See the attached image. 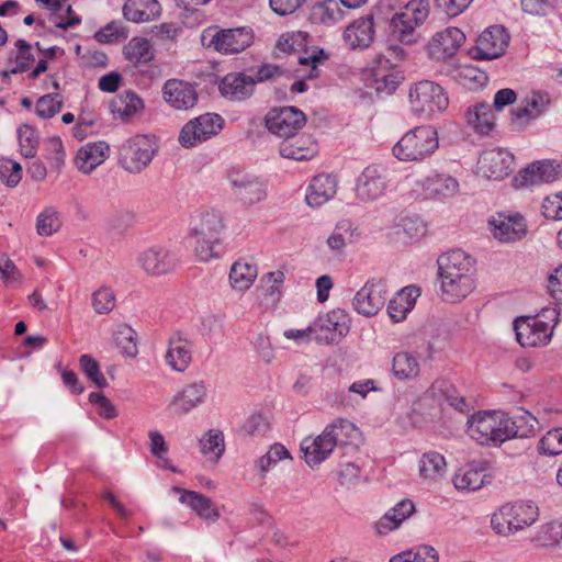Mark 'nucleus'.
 <instances>
[{"mask_svg": "<svg viewBox=\"0 0 562 562\" xmlns=\"http://www.w3.org/2000/svg\"><path fill=\"white\" fill-rule=\"evenodd\" d=\"M440 299L450 304L465 300L476 288L475 260L462 249H452L437 259Z\"/></svg>", "mask_w": 562, "mask_h": 562, "instance_id": "obj_1", "label": "nucleus"}, {"mask_svg": "<svg viewBox=\"0 0 562 562\" xmlns=\"http://www.w3.org/2000/svg\"><path fill=\"white\" fill-rule=\"evenodd\" d=\"M521 419L526 420V429H520L504 412H479L469 418L468 434L477 443L486 446H499L515 437L535 436L537 419L530 414H526Z\"/></svg>", "mask_w": 562, "mask_h": 562, "instance_id": "obj_2", "label": "nucleus"}, {"mask_svg": "<svg viewBox=\"0 0 562 562\" xmlns=\"http://www.w3.org/2000/svg\"><path fill=\"white\" fill-rule=\"evenodd\" d=\"M439 148L437 130L420 125L407 131L393 146V156L402 162H423Z\"/></svg>", "mask_w": 562, "mask_h": 562, "instance_id": "obj_3", "label": "nucleus"}, {"mask_svg": "<svg viewBox=\"0 0 562 562\" xmlns=\"http://www.w3.org/2000/svg\"><path fill=\"white\" fill-rule=\"evenodd\" d=\"M558 323L559 312L555 308H543L533 317H519L514 322L516 339L522 347L546 346Z\"/></svg>", "mask_w": 562, "mask_h": 562, "instance_id": "obj_4", "label": "nucleus"}, {"mask_svg": "<svg viewBox=\"0 0 562 562\" xmlns=\"http://www.w3.org/2000/svg\"><path fill=\"white\" fill-rule=\"evenodd\" d=\"M539 509L532 502L507 503L491 517V527L499 536L508 537L536 522Z\"/></svg>", "mask_w": 562, "mask_h": 562, "instance_id": "obj_5", "label": "nucleus"}, {"mask_svg": "<svg viewBox=\"0 0 562 562\" xmlns=\"http://www.w3.org/2000/svg\"><path fill=\"white\" fill-rule=\"evenodd\" d=\"M428 15L429 2L427 0H411L391 18L392 35L402 44L417 43L419 35L416 30L424 24Z\"/></svg>", "mask_w": 562, "mask_h": 562, "instance_id": "obj_6", "label": "nucleus"}, {"mask_svg": "<svg viewBox=\"0 0 562 562\" xmlns=\"http://www.w3.org/2000/svg\"><path fill=\"white\" fill-rule=\"evenodd\" d=\"M408 100L412 111L426 117L442 113L449 106V98L445 89L430 80H422L413 85Z\"/></svg>", "mask_w": 562, "mask_h": 562, "instance_id": "obj_7", "label": "nucleus"}, {"mask_svg": "<svg viewBox=\"0 0 562 562\" xmlns=\"http://www.w3.org/2000/svg\"><path fill=\"white\" fill-rule=\"evenodd\" d=\"M254 41L252 30L249 27L218 29L207 27L201 34L202 45L213 48L222 54H237L245 50Z\"/></svg>", "mask_w": 562, "mask_h": 562, "instance_id": "obj_8", "label": "nucleus"}, {"mask_svg": "<svg viewBox=\"0 0 562 562\" xmlns=\"http://www.w3.org/2000/svg\"><path fill=\"white\" fill-rule=\"evenodd\" d=\"M308 44V34L304 31H289L282 33L277 41V49L284 54L302 53L299 57V63L302 66L308 67V78H316L318 76V65L324 61L327 56L323 49L314 48L311 53L306 50Z\"/></svg>", "mask_w": 562, "mask_h": 562, "instance_id": "obj_9", "label": "nucleus"}, {"mask_svg": "<svg viewBox=\"0 0 562 562\" xmlns=\"http://www.w3.org/2000/svg\"><path fill=\"white\" fill-rule=\"evenodd\" d=\"M156 153L157 145L151 137L136 135L121 145L119 162L126 171L138 173L150 164Z\"/></svg>", "mask_w": 562, "mask_h": 562, "instance_id": "obj_10", "label": "nucleus"}, {"mask_svg": "<svg viewBox=\"0 0 562 562\" xmlns=\"http://www.w3.org/2000/svg\"><path fill=\"white\" fill-rule=\"evenodd\" d=\"M389 182L387 172L384 167L370 165L356 179L353 188L355 198L361 204L373 203L384 196Z\"/></svg>", "mask_w": 562, "mask_h": 562, "instance_id": "obj_11", "label": "nucleus"}, {"mask_svg": "<svg viewBox=\"0 0 562 562\" xmlns=\"http://www.w3.org/2000/svg\"><path fill=\"white\" fill-rule=\"evenodd\" d=\"M227 179L234 195L244 206H252L268 196L266 181L256 175L232 169L228 171Z\"/></svg>", "mask_w": 562, "mask_h": 562, "instance_id": "obj_12", "label": "nucleus"}, {"mask_svg": "<svg viewBox=\"0 0 562 562\" xmlns=\"http://www.w3.org/2000/svg\"><path fill=\"white\" fill-rule=\"evenodd\" d=\"M224 121L221 115L205 113L187 122L180 133L179 143L191 148L217 135L223 128Z\"/></svg>", "mask_w": 562, "mask_h": 562, "instance_id": "obj_13", "label": "nucleus"}, {"mask_svg": "<svg viewBox=\"0 0 562 562\" xmlns=\"http://www.w3.org/2000/svg\"><path fill=\"white\" fill-rule=\"evenodd\" d=\"M177 252L166 245H153L137 256L138 267L151 277H161L172 272L178 266Z\"/></svg>", "mask_w": 562, "mask_h": 562, "instance_id": "obj_14", "label": "nucleus"}, {"mask_svg": "<svg viewBox=\"0 0 562 562\" xmlns=\"http://www.w3.org/2000/svg\"><path fill=\"white\" fill-rule=\"evenodd\" d=\"M551 103L546 91L533 90L521 97L510 111V123L516 130H525L532 121L540 117Z\"/></svg>", "mask_w": 562, "mask_h": 562, "instance_id": "obj_15", "label": "nucleus"}, {"mask_svg": "<svg viewBox=\"0 0 562 562\" xmlns=\"http://www.w3.org/2000/svg\"><path fill=\"white\" fill-rule=\"evenodd\" d=\"M305 123V114L295 106L272 109L265 117L268 131L284 139L293 137Z\"/></svg>", "mask_w": 562, "mask_h": 562, "instance_id": "obj_16", "label": "nucleus"}, {"mask_svg": "<svg viewBox=\"0 0 562 562\" xmlns=\"http://www.w3.org/2000/svg\"><path fill=\"white\" fill-rule=\"evenodd\" d=\"M508 44L509 35L503 26H490L480 34L470 54L476 60L496 59L505 53Z\"/></svg>", "mask_w": 562, "mask_h": 562, "instance_id": "obj_17", "label": "nucleus"}, {"mask_svg": "<svg viewBox=\"0 0 562 562\" xmlns=\"http://www.w3.org/2000/svg\"><path fill=\"white\" fill-rule=\"evenodd\" d=\"M464 41L465 35L458 27H447L438 31L426 45L427 56L436 61L450 59L458 53Z\"/></svg>", "mask_w": 562, "mask_h": 562, "instance_id": "obj_18", "label": "nucleus"}, {"mask_svg": "<svg viewBox=\"0 0 562 562\" xmlns=\"http://www.w3.org/2000/svg\"><path fill=\"white\" fill-rule=\"evenodd\" d=\"M387 294L384 280L371 279L356 293L353 308L363 316H373L384 306Z\"/></svg>", "mask_w": 562, "mask_h": 562, "instance_id": "obj_19", "label": "nucleus"}, {"mask_svg": "<svg viewBox=\"0 0 562 562\" xmlns=\"http://www.w3.org/2000/svg\"><path fill=\"white\" fill-rule=\"evenodd\" d=\"M488 225L494 238L502 243H515L527 234L526 221L518 213L499 212L490 218Z\"/></svg>", "mask_w": 562, "mask_h": 562, "instance_id": "obj_20", "label": "nucleus"}, {"mask_svg": "<svg viewBox=\"0 0 562 562\" xmlns=\"http://www.w3.org/2000/svg\"><path fill=\"white\" fill-rule=\"evenodd\" d=\"M336 447V441L326 428L317 436H307L300 443V450L305 463L315 469L329 458Z\"/></svg>", "mask_w": 562, "mask_h": 562, "instance_id": "obj_21", "label": "nucleus"}, {"mask_svg": "<svg viewBox=\"0 0 562 562\" xmlns=\"http://www.w3.org/2000/svg\"><path fill=\"white\" fill-rule=\"evenodd\" d=\"M427 199L436 201H447L457 196L460 192L459 180L446 172H436L427 176L425 179L417 181Z\"/></svg>", "mask_w": 562, "mask_h": 562, "instance_id": "obj_22", "label": "nucleus"}, {"mask_svg": "<svg viewBox=\"0 0 562 562\" xmlns=\"http://www.w3.org/2000/svg\"><path fill=\"white\" fill-rule=\"evenodd\" d=\"M514 156L506 149L485 150L477 160L476 171L484 178L501 180L508 176Z\"/></svg>", "mask_w": 562, "mask_h": 562, "instance_id": "obj_23", "label": "nucleus"}, {"mask_svg": "<svg viewBox=\"0 0 562 562\" xmlns=\"http://www.w3.org/2000/svg\"><path fill=\"white\" fill-rule=\"evenodd\" d=\"M313 326L316 328V338L329 344L348 334L350 321L345 311L337 308L319 316Z\"/></svg>", "mask_w": 562, "mask_h": 562, "instance_id": "obj_24", "label": "nucleus"}, {"mask_svg": "<svg viewBox=\"0 0 562 562\" xmlns=\"http://www.w3.org/2000/svg\"><path fill=\"white\" fill-rule=\"evenodd\" d=\"M207 397L204 382H193L180 389L170 400L168 408L176 416H183L201 406Z\"/></svg>", "mask_w": 562, "mask_h": 562, "instance_id": "obj_25", "label": "nucleus"}, {"mask_svg": "<svg viewBox=\"0 0 562 562\" xmlns=\"http://www.w3.org/2000/svg\"><path fill=\"white\" fill-rule=\"evenodd\" d=\"M165 102L175 110L187 111L198 102V92L190 82L169 79L162 87Z\"/></svg>", "mask_w": 562, "mask_h": 562, "instance_id": "obj_26", "label": "nucleus"}, {"mask_svg": "<svg viewBox=\"0 0 562 562\" xmlns=\"http://www.w3.org/2000/svg\"><path fill=\"white\" fill-rule=\"evenodd\" d=\"M375 38L373 15H364L352 21L344 31L342 40L349 49H367Z\"/></svg>", "mask_w": 562, "mask_h": 562, "instance_id": "obj_27", "label": "nucleus"}, {"mask_svg": "<svg viewBox=\"0 0 562 562\" xmlns=\"http://www.w3.org/2000/svg\"><path fill=\"white\" fill-rule=\"evenodd\" d=\"M337 189L338 181L335 176L319 173L310 181L305 191V201L311 207H319L334 199Z\"/></svg>", "mask_w": 562, "mask_h": 562, "instance_id": "obj_28", "label": "nucleus"}, {"mask_svg": "<svg viewBox=\"0 0 562 562\" xmlns=\"http://www.w3.org/2000/svg\"><path fill=\"white\" fill-rule=\"evenodd\" d=\"M166 363L177 372H183L192 361V342L181 333L171 335L165 355Z\"/></svg>", "mask_w": 562, "mask_h": 562, "instance_id": "obj_29", "label": "nucleus"}, {"mask_svg": "<svg viewBox=\"0 0 562 562\" xmlns=\"http://www.w3.org/2000/svg\"><path fill=\"white\" fill-rule=\"evenodd\" d=\"M172 491L179 494V501L190 507L201 519L214 524L221 516L218 508L205 495L188 491L181 487H173Z\"/></svg>", "mask_w": 562, "mask_h": 562, "instance_id": "obj_30", "label": "nucleus"}, {"mask_svg": "<svg viewBox=\"0 0 562 562\" xmlns=\"http://www.w3.org/2000/svg\"><path fill=\"white\" fill-rule=\"evenodd\" d=\"M110 147L104 142L88 143L81 146L75 157L77 169L90 175L97 167L102 165L109 157Z\"/></svg>", "mask_w": 562, "mask_h": 562, "instance_id": "obj_31", "label": "nucleus"}, {"mask_svg": "<svg viewBox=\"0 0 562 562\" xmlns=\"http://www.w3.org/2000/svg\"><path fill=\"white\" fill-rule=\"evenodd\" d=\"M224 227L223 214L220 211H202L191 218L190 236L220 237Z\"/></svg>", "mask_w": 562, "mask_h": 562, "instance_id": "obj_32", "label": "nucleus"}, {"mask_svg": "<svg viewBox=\"0 0 562 562\" xmlns=\"http://www.w3.org/2000/svg\"><path fill=\"white\" fill-rule=\"evenodd\" d=\"M415 513V505L409 499H403L390 508L375 524L378 535L386 536L396 530L403 521Z\"/></svg>", "mask_w": 562, "mask_h": 562, "instance_id": "obj_33", "label": "nucleus"}, {"mask_svg": "<svg viewBox=\"0 0 562 562\" xmlns=\"http://www.w3.org/2000/svg\"><path fill=\"white\" fill-rule=\"evenodd\" d=\"M447 473L446 458L437 451H427L418 460V475L423 483H438Z\"/></svg>", "mask_w": 562, "mask_h": 562, "instance_id": "obj_34", "label": "nucleus"}, {"mask_svg": "<svg viewBox=\"0 0 562 562\" xmlns=\"http://www.w3.org/2000/svg\"><path fill=\"white\" fill-rule=\"evenodd\" d=\"M280 155L292 160H310L317 153V145L310 135L288 138L280 145Z\"/></svg>", "mask_w": 562, "mask_h": 562, "instance_id": "obj_35", "label": "nucleus"}, {"mask_svg": "<svg viewBox=\"0 0 562 562\" xmlns=\"http://www.w3.org/2000/svg\"><path fill=\"white\" fill-rule=\"evenodd\" d=\"M255 80L244 74H228L221 83L222 95L231 100H244L252 93Z\"/></svg>", "mask_w": 562, "mask_h": 562, "instance_id": "obj_36", "label": "nucleus"}, {"mask_svg": "<svg viewBox=\"0 0 562 562\" xmlns=\"http://www.w3.org/2000/svg\"><path fill=\"white\" fill-rule=\"evenodd\" d=\"M161 11L157 0H127L123 7L126 20L134 23H144L155 20Z\"/></svg>", "mask_w": 562, "mask_h": 562, "instance_id": "obj_37", "label": "nucleus"}, {"mask_svg": "<svg viewBox=\"0 0 562 562\" xmlns=\"http://www.w3.org/2000/svg\"><path fill=\"white\" fill-rule=\"evenodd\" d=\"M358 229L350 220H340L326 239L330 251L340 255L346 246L358 238Z\"/></svg>", "mask_w": 562, "mask_h": 562, "instance_id": "obj_38", "label": "nucleus"}, {"mask_svg": "<svg viewBox=\"0 0 562 562\" xmlns=\"http://www.w3.org/2000/svg\"><path fill=\"white\" fill-rule=\"evenodd\" d=\"M467 122L475 132L488 135L495 127L496 115L488 103H476L467 111Z\"/></svg>", "mask_w": 562, "mask_h": 562, "instance_id": "obj_39", "label": "nucleus"}, {"mask_svg": "<svg viewBox=\"0 0 562 562\" xmlns=\"http://www.w3.org/2000/svg\"><path fill=\"white\" fill-rule=\"evenodd\" d=\"M562 173V167L550 160L537 161L524 170L526 183L536 184L557 180Z\"/></svg>", "mask_w": 562, "mask_h": 562, "instance_id": "obj_40", "label": "nucleus"}, {"mask_svg": "<svg viewBox=\"0 0 562 562\" xmlns=\"http://www.w3.org/2000/svg\"><path fill=\"white\" fill-rule=\"evenodd\" d=\"M392 373L401 380H414L420 373V363L416 355L409 351H398L392 359Z\"/></svg>", "mask_w": 562, "mask_h": 562, "instance_id": "obj_41", "label": "nucleus"}, {"mask_svg": "<svg viewBox=\"0 0 562 562\" xmlns=\"http://www.w3.org/2000/svg\"><path fill=\"white\" fill-rule=\"evenodd\" d=\"M418 291L414 288H406L392 297L387 305V314L393 322H402L406 318L415 305Z\"/></svg>", "mask_w": 562, "mask_h": 562, "instance_id": "obj_42", "label": "nucleus"}, {"mask_svg": "<svg viewBox=\"0 0 562 562\" xmlns=\"http://www.w3.org/2000/svg\"><path fill=\"white\" fill-rule=\"evenodd\" d=\"M257 274L258 269L255 265L238 260L231 268L229 283L236 291H246L254 284Z\"/></svg>", "mask_w": 562, "mask_h": 562, "instance_id": "obj_43", "label": "nucleus"}, {"mask_svg": "<svg viewBox=\"0 0 562 562\" xmlns=\"http://www.w3.org/2000/svg\"><path fill=\"white\" fill-rule=\"evenodd\" d=\"M338 445H358L361 440L359 428L347 419H336L325 427Z\"/></svg>", "mask_w": 562, "mask_h": 562, "instance_id": "obj_44", "label": "nucleus"}, {"mask_svg": "<svg viewBox=\"0 0 562 562\" xmlns=\"http://www.w3.org/2000/svg\"><path fill=\"white\" fill-rule=\"evenodd\" d=\"M112 339L123 357L133 359L138 355L137 334L130 325H116L112 331Z\"/></svg>", "mask_w": 562, "mask_h": 562, "instance_id": "obj_45", "label": "nucleus"}, {"mask_svg": "<svg viewBox=\"0 0 562 562\" xmlns=\"http://www.w3.org/2000/svg\"><path fill=\"white\" fill-rule=\"evenodd\" d=\"M110 106L113 115L127 120L143 109V101L136 93L127 91L114 98Z\"/></svg>", "mask_w": 562, "mask_h": 562, "instance_id": "obj_46", "label": "nucleus"}, {"mask_svg": "<svg viewBox=\"0 0 562 562\" xmlns=\"http://www.w3.org/2000/svg\"><path fill=\"white\" fill-rule=\"evenodd\" d=\"M124 56L133 65L147 64L154 58V49L149 41L144 37H133L124 46Z\"/></svg>", "mask_w": 562, "mask_h": 562, "instance_id": "obj_47", "label": "nucleus"}, {"mask_svg": "<svg viewBox=\"0 0 562 562\" xmlns=\"http://www.w3.org/2000/svg\"><path fill=\"white\" fill-rule=\"evenodd\" d=\"M485 473L482 469L469 465L460 469L453 476L456 488L461 491H476L485 483Z\"/></svg>", "mask_w": 562, "mask_h": 562, "instance_id": "obj_48", "label": "nucleus"}, {"mask_svg": "<svg viewBox=\"0 0 562 562\" xmlns=\"http://www.w3.org/2000/svg\"><path fill=\"white\" fill-rule=\"evenodd\" d=\"M224 449V435L220 430H209L200 439L201 453L212 462H217L220 460Z\"/></svg>", "mask_w": 562, "mask_h": 562, "instance_id": "obj_49", "label": "nucleus"}, {"mask_svg": "<svg viewBox=\"0 0 562 562\" xmlns=\"http://www.w3.org/2000/svg\"><path fill=\"white\" fill-rule=\"evenodd\" d=\"M406 56L407 53L402 46L392 44L374 56L373 65L376 69L389 70L397 67Z\"/></svg>", "mask_w": 562, "mask_h": 562, "instance_id": "obj_50", "label": "nucleus"}, {"mask_svg": "<svg viewBox=\"0 0 562 562\" xmlns=\"http://www.w3.org/2000/svg\"><path fill=\"white\" fill-rule=\"evenodd\" d=\"M389 562H439V554L434 547L424 544L403 551Z\"/></svg>", "mask_w": 562, "mask_h": 562, "instance_id": "obj_51", "label": "nucleus"}, {"mask_svg": "<svg viewBox=\"0 0 562 562\" xmlns=\"http://www.w3.org/2000/svg\"><path fill=\"white\" fill-rule=\"evenodd\" d=\"M21 154L26 158L35 157L38 147V134L29 124H23L18 130Z\"/></svg>", "mask_w": 562, "mask_h": 562, "instance_id": "obj_52", "label": "nucleus"}, {"mask_svg": "<svg viewBox=\"0 0 562 562\" xmlns=\"http://www.w3.org/2000/svg\"><path fill=\"white\" fill-rule=\"evenodd\" d=\"M194 239V254L199 261L207 262L217 258L215 247L220 243V237L191 236Z\"/></svg>", "mask_w": 562, "mask_h": 562, "instance_id": "obj_53", "label": "nucleus"}, {"mask_svg": "<svg viewBox=\"0 0 562 562\" xmlns=\"http://www.w3.org/2000/svg\"><path fill=\"white\" fill-rule=\"evenodd\" d=\"M79 364L82 372L95 386L103 389L108 385L106 379L101 372L100 363L92 356H80Z\"/></svg>", "mask_w": 562, "mask_h": 562, "instance_id": "obj_54", "label": "nucleus"}, {"mask_svg": "<svg viewBox=\"0 0 562 562\" xmlns=\"http://www.w3.org/2000/svg\"><path fill=\"white\" fill-rule=\"evenodd\" d=\"M562 540V524L551 521L540 527L536 535V541L542 547H554Z\"/></svg>", "mask_w": 562, "mask_h": 562, "instance_id": "obj_55", "label": "nucleus"}, {"mask_svg": "<svg viewBox=\"0 0 562 562\" xmlns=\"http://www.w3.org/2000/svg\"><path fill=\"white\" fill-rule=\"evenodd\" d=\"M60 227L58 213L53 207H46L41 212L36 220V231L41 236H50Z\"/></svg>", "mask_w": 562, "mask_h": 562, "instance_id": "obj_56", "label": "nucleus"}, {"mask_svg": "<svg viewBox=\"0 0 562 562\" xmlns=\"http://www.w3.org/2000/svg\"><path fill=\"white\" fill-rule=\"evenodd\" d=\"M398 226L403 233L412 240H418L427 233L426 223L417 215H404L400 220Z\"/></svg>", "mask_w": 562, "mask_h": 562, "instance_id": "obj_57", "label": "nucleus"}, {"mask_svg": "<svg viewBox=\"0 0 562 562\" xmlns=\"http://www.w3.org/2000/svg\"><path fill=\"white\" fill-rule=\"evenodd\" d=\"M63 105V98L58 93L41 97L36 102V114L42 119H49L57 114Z\"/></svg>", "mask_w": 562, "mask_h": 562, "instance_id": "obj_58", "label": "nucleus"}, {"mask_svg": "<svg viewBox=\"0 0 562 562\" xmlns=\"http://www.w3.org/2000/svg\"><path fill=\"white\" fill-rule=\"evenodd\" d=\"M539 452L547 456L562 453V428L548 431L539 441Z\"/></svg>", "mask_w": 562, "mask_h": 562, "instance_id": "obj_59", "label": "nucleus"}, {"mask_svg": "<svg viewBox=\"0 0 562 562\" xmlns=\"http://www.w3.org/2000/svg\"><path fill=\"white\" fill-rule=\"evenodd\" d=\"M22 178V167L11 159L0 160V180L9 187H15Z\"/></svg>", "mask_w": 562, "mask_h": 562, "instance_id": "obj_60", "label": "nucleus"}, {"mask_svg": "<svg viewBox=\"0 0 562 562\" xmlns=\"http://www.w3.org/2000/svg\"><path fill=\"white\" fill-rule=\"evenodd\" d=\"M458 77L464 86L470 88L483 86L487 80V76L484 71L471 65L460 67Z\"/></svg>", "mask_w": 562, "mask_h": 562, "instance_id": "obj_61", "label": "nucleus"}, {"mask_svg": "<svg viewBox=\"0 0 562 562\" xmlns=\"http://www.w3.org/2000/svg\"><path fill=\"white\" fill-rule=\"evenodd\" d=\"M92 305L97 313L105 314L111 312L115 306V296L111 289L101 288L92 295Z\"/></svg>", "mask_w": 562, "mask_h": 562, "instance_id": "obj_62", "label": "nucleus"}, {"mask_svg": "<svg viewBox=\"0 0 562 562\" xmlns=\"http://www.w3.org/2000/svg\"><path fill=\"white\" fill-rule=\"evenodd\" d=\"M542 213L547 218L562 220V192L551 194L543 200Z\"/></svg>", "mask_w": 562, "mask_h": 562, "instance_id": "obj_63", "label": "nucleus"}, {"mask_svg": "<svg viewBox=\"0 0 562 562\" xmlns=\"http://www.w3.org/2000/svg\"><path fill=\"white\" fill-rule=\"evenodd\" d=\"M547 286L550 296L562 307V265L549 274Z\"/></svg>", "mask_w": 562, "mask_h": 562, "instance_id": "obj_64", "label": "nucleus"}]
</instances>
